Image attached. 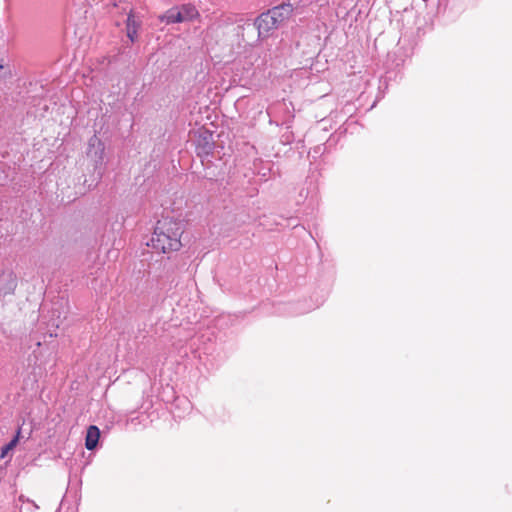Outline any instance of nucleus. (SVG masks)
I'll return each instance as SVG.
<instances>
[{
	"label": "nucleus",
	"instance_id": "obj_8",
	"mask_svg": "<svg viewBox=\"0 0 512 512\" xmlns=\"http://www.w3.org/2000/svg\"><path fill=\"white\" fill-rule=\"evenodd\" d=\"M100 431L96 426H90L87 430L85 446L88 450H93L98 443Z\"/></svg>",
	"mask_w": 512,
	"mask_h": 512
},
{
	"label": "nucleus",
	"instance_id": "obj_10",
	"mask_svg": "<svg viewBox=\"0 0 512 512\" xmlns=\"http://www.w3.org/2000/svg\"><path fill=\"white\" fill-rule=\"evenodd\" d=\"M9 452H11L10 449H7V446H3L2 450H1V455L0 457L1 458H6L7 455L9 454Z\"/></svg>",
	"mask_w": 512,
	"mask_h": 512
},
{
	"label": "nucleus",
	"instance_id": "obj_4",
	"mask_svg": "<svg viewBox=\"0 0 512 512\" xmlns=\"http://www.w3.org/2000/svg\"><path fill=\"white\" fill-rule=\"evenodd\" d=\"M17 286L16 276L12 271H2L0 273V299L11 295Z\"/></svg>",
	"mask_w": 512,
	"mask_h": 512
},
{
	"label": "nucleus",
	"instance_id": "obj_2",
	"mask_svg": "<svg viewBox=\"0 0 512 512\" xmlns=\"http://www.w3.org/2000/svg\"><path fill=\"white\" fill-rule=\"evenodd\" d=\"M200 16L198 10L190 5H182L179 8H171L166 13L161 15L159 19L166 24L182 23L192 21Z\"/></svg>",
	"mask_w": 512,
	"mask_h": 512
},
{
	"label": "nucleus",
	"instance_id": "obj_1",
	"mask_svg": "<svg viewBox=\"0 0 512 512\" xmlns=\"http://www.w3.org/2000/svg\"><path fill=\"white\" fill-rule=\"evenodd\" d=\"M183 231L184 225L180 221H159L147 246L158 253L177 251L182 246L180 239Z\"/></svg>",
	"mask_w": 512,
	"mask_h": 512
},
{
	"label": "nucleus",
	"instance_id": "obj_7",
	"mask_svg": "<svg viewBox=\"0 0 512 512\" xmlns=\"http://www.w3.org/2000/svg\"><path fill=\"white\" fill-rule=\"evenodd\" d=\"M140 25V21L137 20L135 16L130 12L127 18L126 29L127 36L132 42L137 39V31Z\"/></svg>",
	"mask_w": 512,
	"mask_h": 512
},
{
	"label": "nucleus",
	"instance_id": "obj_5",
	"mask_svg": "<svg viewBox=\"0 0 512 512\" xmlns=\"http://www.w3.org/2000/svg\"><path fill=\"white\" fill-rule=\"evenodd\" d=\"M255 26L258 29L259 36L267 35L271 30L278 28L275 18H273L269 10L266 13H262L255 20Z\"/></svg>",
	"mask_w": 512,
	"mask_h": 512
},
{
	"label": "nucleus",
	"instance_id": "obj_6",
	"mask_svg": "<svg viewBox=\"0 0 512 512\" xmlns=\"http://www.w3.org/2000/svg\"><path fill=\"white\" fill-rule=\"evenodd\" d=\"M293 11L294 7L290 3H283L269 10L278 27L292 16Z\"/></svg>",
	"mask_w": 512,
	"mask_h": 512
},
{
	"label": "nucleus",
	"instance_id": "obj_3",
	"mask_svg": "<svg viewBox=\"0 0 512 512\" xmlns=\"http://www.w3.org/2000/svg\"><path fill=\"white\" fill-rule=\"evenodd\" d=\"M104 152L105 147L103 142L96 135H93L88 141V157L91 158L95 165H98L104 160Z\"/></svg>",
	"mask_w": 512,
	"mask_h": 512
},
{
	"label": "nucleus",
	"instance_id": "obj_9",
	"mask_svg": "<svg viewBox=\"0 0 512 512\" xmlns=\"http://www.w3.org/2000/svg\"><path fill=\"white\" fill-rule=\"evenodd\" d=\"M19 439H20V429H18L14 438L5 446H7V449H10L12 451L17 446Z\"/></svg>",
	"mask_w": 512,
	"mask_h": 512
}]
</instances>
